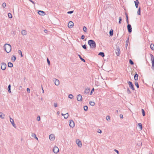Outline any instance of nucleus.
<instances>
[{
  "label": "nucleus",
  "mask_w": 154,
  "mask_h": 154,
  "mask_svg": "<svg viewBox=\"0 0 154 154\" xmlns=\"http://www.w3.org/2000/svg\"><path fill=\"white\" fill-rule=\"evenodd\" d=\"M88 44L89 45L91 48H94L96 47V44L93 40H89L88 42Z\"/></svg>",
  "instance_id": "1"
},
{
  "label": "nucleus",
  "mask_w": 154,
  "mask_h": 154,
  "mask_svg": "<svg viewBox=\"0 0 154 154\" xmlns=\"http://www.w3.org/2000/svg\"><path fill=\"white\" fill-rule=\"evenodd\" d=\"M4 48L6 52L8 53H9L11 50V45L8 44H5L4 46Z\"/></svg>",
  "instance_id": "2"
},
{
  "label": "nucleus",
  "mask_w": 154,
  "mask_h": 154,
  "mask_svg": "<svg viewBox=\"0 0 154 154\" xmlns=\"http://www.w3.org/2000/svg\"><path fill=\"white\" fill-rule=\"evenodd\" d=\"M116 50V53L117 56H119L120 54V49L119 47L116 45V49H115Z\"/></svg>",
  "instance_id": "3"
},
{
  "label": "nucleus",
  "mask_w": 154,
  "mask_h": 154,
  "mask_svg": "<svg viewBox=\"0 0 154 154\" xmlns=\"http://www.w3.org/2000/svg\"><path fill=\"white\" fill-rule=\"evenodd\" d=\"M128 83L129 85V87L132 90L134 91L135 89L134 87V86L132 82L131 81L128 82Z\"/></svg>",
  "instance_id": "4"
},
{
  "label": "nucleus",
  "mask_w": 154,
  "mask_h": 154,
  "mask_svg": "<svg viewBox=\"0 0 154 154\" xmlns=\"http://www.w3.org/2000/svg\"><path fill=\"white\" fill-rule=\"evenodd\" d=\"M1 69L3 70H4L5 69L7 65L5 63L2 62L1 63Z\"/></svg>",
  "instance_id": "5"
},
{
  "label": "nucleus",
  "mask_w": 154,
  "mask_h": 154,
  "mask_svg": "<svg viewBox=\"0 0 154 154\" xmlns=\"http://www.w3.org/2000/svg\"><path fill=\"white\" fill-rule=\"evenodd\" d=\"M127 28L129 33H131L132 31V28L131 25L130 24H128L127 25Z\"/></svg>",
  "instance_id": "6"
},
{
  "label": "nucleus",
  "mask_w": 154,
  "mask_h": 154,
  "mask_svg": "<svg viewBox=\"0 0 154 154\" xmlns=\"http://www.w3.org/2000/svg\"><path fill=\"white\" fill-rule=\"evenodd\" d=\"M53 151L55 153L57 154L59 151V149L57 146H55L53 148Z\"/></svg>",
  "instance_id": "7"
},
{
  "label": "nucleus",
  "mask_w": 154,
  "mask_h": 154,
  "mask_svg": "<svg viewBox=\"0 0 154 154\" xmlns=\"http://www.w3.org/2000/svg\"><path fill=\"white\" fill-rule=\"evenodd\" d=\"M77 100L78 101H81L82 100V97L81 95L79 94L77 96Z\"/></svg>",
  "instance_id": "8"
},
{
  "label": "nucleus",
  "mask_w": 154,
  "mask_h": 154,
  "mask_svg": "<svg viewBox=\"0 0 154 154\" xmlns=\"http://www.w3.org/2000/svg\"><path fill=\"white\" fill-rule=\"evenodd\" d=\"M69 126L71 128H73L75 126V124L74 123V122L73 120H70L69 122Z\"/></svg>",
  "instance_id": "9"
},
{
  "label": "nucleus",
  "mask_w": 154,
  "mask_h": 154,
  "mask_svg": "<svg viewBox=\"0 0 154 154\" xmlns=\"http://www.w3.org/2000/svg\"><path fill=\"white\" fill-rule=\"evenodd\" d=\"M54 82L55 84L57 85H58L60 84L59 81L55 78H54Z\"/></svg>",
  "instance_id": "10"
},
{
  "label": "nucleus",
  "mask_w": 154,
  "mask_h": 154,
  "mask_svg": "<svg viewBox=\"0 0 154 154\" xmlns=\"http://www.w3.org/2000/svg\"><path fill=\"white\" fill-rule=\"evenodd\" d=\"M9 118H10V122L11 123L12 125L14 127H16V126H15V124L14 123V119H13L11 118V116H9Z\"/></svg>",
  "instance_id": "11"
},
{
  "label": "nucleus",
  "mask_w": 154,
  "mask_h": 154,
  "mask_svg": "<svg viewBox=\"0 0 154 154\" xmlns=\"http://www.w3.org/2000/svg\"><path fill=\"white\" fill-rule=\"evenodd\" d=\"M68 27L70 28L72 27L74 25V23L72 21H69L68 23Z\"/></svg>",
  "instance_id": "12"
},
{
  "label": "nucleus",
  "mask_w": 154,
  "mask_h": 154,
  "mask_svg": "<svg viewBox=\"0 0 154 154\" xmlns=\"http://www.w3.org/2000/svg\"><path fill=\"white\" fill-rule=\"evenodd\" d=\"M50 140L51 141H54L55 139L54 136L53 134H50L49 137Z\"/></svg>",
  "instance_id": "13"
},
{
  "label": "nucleus",
  "mask_w": 154,
  "mask_h": 154,
  "mask_svg": "<svg viewBox=\"0 0 154 154\" xmlns=\"http://www.w3.org/2000/svg\"><path fill=\"white\" fill-rule=\"evenodd\" d=\"M76 142L78 145V146H79L80 147H81L82 146L81 142L79 139L76 140Z\"/></svg>",
  "instance_id": "14"
},
{
  "label": "nucleus",
  "mask_w": 154,
  "mask_h": 154,
  "mask_svg": "<svg viewBox=\"0 0 154 154\" xmlns=\"http://www.w3.org/2000/svg\"><path fill=\"white\" fill-rule=\"evenodd\" d=\"M38 13L39 15L42 16H44L45 14V12L40 10L38 11Z\"/></svg>",
  "instance_id": "15"
},
{
  "label": "nucleus",
  "mask_w": 154,
  "mask_h": 154,
  "mask_svg": "<svg viewBox=\"0 0 154 154\" xmlns=\"http://www.w3.org/2000/svg\"><path fill=\"white\" fill-rule=\"evenodd\" d=\"M21 34L23 35H26L27 34L26 31L24 29H23L21 31Z\"/></svg>",
  "instance_id": "16"
},
{
  "label": "nucleus",
  "mask_w": 154,
  "mask_h": 154,
  "mask_svg": "<svg viewBox=\"0 0 154 154\" xmlns=\"http://www.w3.org/2000/svg\"><path fill=\"white\" fill-rule=\"evenodd\" d=\"M90 91V89H89L88 88H86L84 91V93L85 94H88Z\"/></svg>",
  "instance_id": "17"
},
{
  "label": "nucleus",
  "mask_w": 154,
  "mask_h": 154,
  "mask_svg": "<svg viewBox=\"0 0 154 154\" xmlns=\"http://www.w3.org/2000/svg\"><path fill=\"white\" fill-rule=\"evenodd\" d=\"M5 115L4 114L1 112H0V117L2 119H3L5 118Z\"/></svg>",
  "instance_id": "18"
},
{
  "label": "nucleus",
  "mask_w": 154,
  "mask_h": 154,
  "mask_svg": "<svg viewBox=\"0 0 154 154\" xmlns=\"http://www.w3.org/2000/svg\"><path fill=\"white\" fill-rule=\"evenodd\" d=\"M135 4V5L136 8H138V4H139V2L138 0H136V1H134Z\"/></svg>",
  "instance_id": "19"
},
{
  "label": "nucleus",
  "mask_w": 154,
  "mask_h": 154,
  "mask_svg": "<svg viewBox=\"0 0 154 154\" xmlns=\"http://www.w3.org/2000/svg\"><path fill=\"white\" fill-rule=\"evenodd\" d=\"M134 79L135 81H137L138 80V75L136 73L134 76Z\"/></svg>",
  "instance_id": "20"
},
{
  "label": "nucleus",
  "mask_w": 154,
  "mask_h": 154,
  "mask_svg": "<svg viewBox=\"0 0 154 154\" xmlns=\"http://www.w3.org/2000/svg\"><path fill=\"white\" fill-rule=\"evenodd\" d=\"M125 14L126 16V22L128 24H129V20H128V15L126 13H125Z\"/></svg>",
  "instance_id": "21"
},
{
  "label": "nucleus",
  "mask_w": 154,
  "mask_h": 154,
  "mask_svg": "<svg viewBox=\"0 0 154 154\" xmlns=\"http://www.w3.org/2000/svg\"><path fill=\"white\" fill-rule=\"evenodd\" d=\"M16 59V57L15 56L13 55L11 58V60L12 62H14Z\"/></svg>",
  "instance_id": "22"
},
{
  "label": "nucleus",
  "mask_w": 154,
  "mask_h": 154,
  "mask_svg": "<svg viewBox=\"0 0 154 154\" xmlns=\"http://www.w3.org/2000/svg\"><path fill=\"white\" fill-rule=\"evenodd\" d=\"M8 90L9 93H11V85H9L8 86Z\"/></svg>",
  "instance_id": "23"
},
{
  "label": "nucleus",
  "mask_w": 154,
  "mask_h": 154,
  "mask_svg": "<svg viewBox=\"0 0 154 154\" xmlns=\"http://www.w3.org/2000/svg\"><path fill=\"white\" fill-rule=\"evenodd\" d=\"M13 65L12 63L9 62L8 63V66L9 67H13Z\"/></svg>",
  "instance_id": "24"
},
{
  "label": "nucleus",
  "mask_w": 154,
  "mask_h": 154,
  "mask_svg": "<svg viewBox=\"0 0 154 154\" xmlns=\"http://www.w3.org/2000/svg\"><path fill=\"white\" fill-rule=\"evenodd\" d=\"M109 35L110 36H112L113 35V30L111 29L109 31Z\"/></svg>",
  "instance_id": "25"
},
{
  "label": "nucleus",
  "mask_w": 154,
  "mask_h": 154,
  "mask_svg": "<svg viewBox=\"0 0 154 154\" xmlns=\"http://www.w3.org/2000/svg\"><path fill=\"white\" fill-rule=\"evenodd\" d=\"M98 55L101 56L102 57H104L105 56L104 53L103 52H100L98 54Z\"/></svg>",
  "instance_id": "26"
},
{
  "label": "nucleus",
  "mask_w": 154,
  "mask_h": 154,
  "mask_svg": "<svg viewBox=\"0 0 154 154\" xmlns=\"http://www.w3.org/2000/svg\"><path fill=\"white\" fill-rule=\"evenodd\" d=\"M150 48L152 50H154V45L153 44H151L150 46Z\"/></svg>",
  "instance_id": "27"
},
{
  "label": "nucleus",
  "mask_w": 154,
  "mask_h": 154,
  "mask_svg": "<svg viewBox=\"0 0 154 154\" xmlns=\"http://www.w3.org/2000/svg\"><path fill=\"white\" fill-rule=\"evenodd\" d=\"M89 104L91 106H94L95 104L94 102L92 101H90L89 102Z\"/></svg>",
  "instance_id": "28"
},
{
  "label": "nucleus",
  "mask_w": 154,
  "mask_h": 154,
  "mask_svg": "<svg viewBox=\"0 0 154 154\" xmlns=\"http://www.w3.org/2000/svg\"><path fill=\"white\" fill-rule=\"evenodd\" d=\"M140 11H141V8H140V7H139L138 9V10L137 11V14L139 15H140Z\"/></svg>",
  "instance_id": "29"
},
{
  "label": "nucleus",
  "mask_w": 154,
  "mask_h": 154,
  "mask_svg": "<svg viewBox=\"0 0 154 154\" xmlns=\"http://www.w3.org/2000/svg\"><path fill=\"white\" fill-rule=\"evenodd\" d=\"M135 86L137 87L138 88H139V85L138 84V83L137 82H135Z\"/></svg>",
  "instance_id": "30"
},
{
  "label": "nucleus",
  "mask_w": 154,
  "mask_h": 154,
  "mask_svg": "<svg viewBox=\"0 0 154 154\" xmlns=\"http://www.w3.org/2000/svg\"><path fill=\"white\" fill-rule=\"evenodd\" d=\"M68 117V113L64 115V117L65 119H67Z\"/></svg>",
  "instance_id": "31"
},
{
  "label": "nucleus",
  "mask_w": 154,
  "mask_h": 154,
  "mask_svg": "<svg viewBox=\"0 0 154 154\" xmlns=\"http://www.w3.org/2000/svg\"><path fill=\"white\" fill-rule=\"evenodd\" d=\"M32 137H34L37 140H38V138L36 137V135L35 134L32 133Z\"/></svg>",
  "instance_id": "32"
},
{
  "label": "nucleus",
  "mask_w": 154,
  "mask_h": 154,
  "mask_svg": "<svg viewBox=\"0 0 154 154\" xmlns=\"http://www.w3.org/2000/svg\"><path fill=\"white\" fill-rule=\"evenodd\" d=\"M106 119L107 121H109L110 119V117L109 116H107L106 117Z\"/></svg>",
  "instance_id": "33"
},
{
  "label": "nucleus",
  "mask_w": 154,
  "mask_h": 154,
  "mask_svg": "<svg viewBox=\"0 0 154 154\" xmlns=\"http://www.w3.org/2000/svg\"><path fill=\"white\" fill-rule=\"evenodd\" d=\"M141 111L143 116H144L145 115V111L143 109H142Z\"/></svg>",
  "instance_id": "34"
},
{
  "label": "nucleus",
  "mask_w": 154,
  "mask_h": 154,
  "mask_svg": "<svg viewBox=\"0 0 154 154\" xmlns=\"http://www.w3.org/2000/svg\"><path fill=\"white\" fill-rule=\"evenodd\" d=\"M79 58H80L81 60L82 61H83L84 62H85V60L84 59L82 58L80 55H79Z\"/></svg>",
  "instance_id": "35"
},
{
  "label": "nucleus",
  "mask_w": 154,
  "mask_h": 154,
  "mask_svg": "<svg viewBox=\"0 0 154 154\" xmlns=\"http://www.w3.org/2000/svg\"><path fill=\"white\" fill-rule=\"evenodd\" d=\"M83 108L84 110L85 111H87L88 110V107L87 106H84Z\"/></svg>",
  "instance_id": "36"
},
{
  "label": "nucleus",
  "mask_w": 154,
  "mask_h": 154,
  "mask_svg": "<svg viewBox=\"0 0 154 154\" xmlns=\"http://www.w3.org/2000/svg\"><path fill=\"white\" fill-rule=\"evenodd\" d=\"M129 63L131 65H133L134 64V62L131 59L129 60Z\"/></svg>",
  "instance_id": "37"
},
{
  "label": "nucleus",
  "mask_w": 154,
  "mask_h": 154,
  "mask_svg": "<svg viewBox=\"0 0 154 154\" xmlns=\"http://www.w3.org/2000/svg\"><path fill=\"white\" fill-rule=\"evenodd\" d=\"M73 96L72 94H70L68 96V97L69 98H70L71 99H72L73 98Z\"/></svg>",
  "instance_id": "38"
},
{
  "label": "nucleus",
  "mask_w": 154,
  "mask_h": 154,
  "mask_svg": "<svg viewBox=\"0 0 154 154\" xmlns=\"http://www.w3.org/2000/svg\"><path fill=\"white\" fill-rule=\"evenodd\" d=\"M8 17L10 18H11L12 17V15L11 14V13H8Z\"/></svg>",
  "instance_id": "39"
},
{
  "label": "nucleus",
  "mask_w": 154,
  "mask_h": 154,
  "mask_svg": "<svg viewBox=\"0 0 154 154\" xmlns=\"http://www.w3.org/2000/svg\"><path fill=\"white\" fill-rule=\"evenodd\" d=\"M150 56L151 59V61L153 60H154V56H153V55L151 54H150Z\"/></svg>",
  "instance_id": "40"
},
{
  "label": "nucleus",
  "mask_w": 154,
  "mask_h": 154,
  "mask_svg": "<svg viewBox=\"0 0 154 154\" xmlns=\"http://www.w3.org/2000/svg\"><path fill=\"white\" fill-rule=\"evenodd\" d=\"M87 28L85 26H84L83 27V30L85 32H87Z\"/></svg>",
  "instance_id": "41"
},
{
  "label": "nucleus",
  "mask_w": 154,
  "mask_h": 154,
  "mask_svg": "<svg viewBox=\"0 0 154 154\" xmlns=\"http://www.w3.org/2000/svg\"><path fill=\"white\" fill-rule=\"evenodd\" d=\"M122 21V17H119V24H121V23Z\"/></svg>",
  "instance_id": "42"
},
{
  "label": "nucleus",
  "mask_w": 154,
  "mask_h": 154,
  "mask_svg": "<svg viewBox=\"0 0 154 154\" xmlns=\"http://www.w3.org/2000/svg\"><path fill=\"white\" fill-rule=\"evenodd\" d=\"M97 133H99L100 134L102 132L101 130L100 129H98L97 130Z\"/></svg>",
  "instance_id": "43"
},
{
  "label": "nucleus",
  "mask_w": 154,
  "mask_h": 154,
  "mask_svg": "<svg viewBox=\"0 0 154 154\" xmlns=\"http://www.w3.org/2000/svg\"><path fill=\"white\" fill-rule=\"evenodd\" d=\"M18 53L20 54L21 57H23V54L22 53V51L20 50H18Z\"/></svg>",
  "instance_id": "44"
},
{
  "label": "nucleus",
  "mask_w": 154,
  "mask_h": 154,
  "mask_svg": "<svg viewBox=\"0 0 154 154\" xmlns=\"http://www.w3.org/2000/svg\"><path fill=\"white\" fill-rule=\"evenodd\" d=\"M138 125L139 127L140 128V129L141 130L142 128V124L141 123H139L138 124Z\"/></svg>",
  "instance_id": "45"
},
{
  "label": "nucleus",
  "mask_w": 154,
  "mask_h": 154,
  "mask_svg": "<svg viewBox=\"0 0 154 154\" xmlns=\"http://www.w3.org/2000/svg\"><path fill=\"white\" fill-rule=\"evenodd\" d=\"M2 6L4 8H5L6 6V3L5 2H4L2 4Z\"/></svg>",
  "instance_id": "46"
},
{
  "label": "nucleus",
  "mask_w": 154,
  "mask_h": 154,
  "mask_svg": "<svg viewBox=\"0 0 154 154\" xmlns=\"http://www.w3.org/2000/svg\"><path fill=\"white\" fill-rule=\"evenodd\" d=\"M127 92L128 94H131V92L130 90L129 89V88H128L127 90Z\"/></svg>",
  "instance_id": "47"
},
{
  "label": "nucleus",
  "mask_w": 154,
  "mask_h": 154,
  "mask_svg": "<svg viewBox=\"0 0 154 154\" xmlns=\"http://www.w3.org/2000/svg\"><path fill=\"white\" fill-rule=\"evenodd\" d=\"M82 48L85 49H86L87 48L86 45H82Z\"/></svg>",
  "instance_id": "48"
},
{
  "label": "nucleus",
  "mask_w": 154,
  "mask_h": 154,
  "mask_svg": "<svg viewBox=\"0 0 154 154\" xmlns=\"http://www.w3.org/2000/svg\"><path fill=\"white\" fill-rule=\"evenodd\" d=\"M74 12V11H69L67 12V13L68 14H71L72 13Z\"/></svg>",
  "instance_id": "49"
},
{
  "label": "nucleus",
  "mask_w": 154,
  "mask_h": 154,
  "mask_svg": "<svg viewBox=\"0 0 154 154\" xmlns=\"http://www.w3.org/2000/svg\"><path fill=\"white\" fill-rule=\"evenodd\" d=\"M47 63H48V65H50V61L48 58H47Z\"/></svg>",
  "instance_id": "50"
},
{
  "label": "nucleus",
  "mask_w": 154,
  "mask_h": 154,
  "mask_svg": "<svg viewBox=\"0 0 154 154\" xmlns=\"http://www.w3.org/2000/svg\"><path fill=\"white\" fill-rule=\"evenodd\" d=\"M94 88H93L91 90V92H90V95H91L92 94V92L93 91H94Z\"/></svg>",
  "instance_id": "51"
},
{
  "label": "nucleus",
  "mask_w": 154,
  "mask_h": 154,
  "mask_svg": "<svg viewBox=\"0 0 154 154\" xmlns=\"http://www.w3.org/2000/svg\"><path fill=\"white\" fill-rule=\"evenodd\" d=\"M54 105L55 107H57V103H54Z\"/></svg>",
  "instance_id": "52"
},
{
  "label": "nucleus",
  "mask_w": 154,
  "mask_h": 154,
  "mask_svg": "<svg viewBox=\"0 0 154 154\" xmlns=\"http://www.w3.org/2000/svg\"><path fill=\"white\" fill-rule=\"evenodd\" d=\"M37 119L38 121H40V118L39 116H38V117H37Z\"/></svg>",
  "instance_id": "53"
},
{
  "label": "nucleus",
  "mask_w": 154,
  "mask_h": 154,
  "mask_svg": "<svg viewBox=\"0 0 154 154\" xmlns=\"http://www.w3.org/2000/svg\"><path fill=\"white\" fill-rule=\"evenodd\" d=\"M129 42V37H128L127 40H126L125 42V43L128 44Z\"/></svg>",
  "instance_id": "54"
},
{
  "label": "nucleus",
  "mask_w": 154,
  "mask_h": 154,
  "mask_svg": "<svg viewBox=\"0 0 154 154\" xmlns=\"http://www.w3.org/2000/svg\"><path fill=\"white\" fill-rule=\"evenodd\" d=\"M26 90H27V91L28 92V93H30V89L29 88H27V89H26Z\"/></svg>",
  "instance_id": "55"
},
{
  "label": "nucleus",
  "mask_w": 154,
  "mask_h": 154,
  "mask_svg": "<svg viewBox=\"0 0 154 154\" xmlns=\"http://www.w3.org/2000/svg\"><path fill=\"white\" fill-rule=\"evenodd\" d=\"M151 69L153 70L154 71V64L152 65Z\"/></svg>",
  "instance_id": "56"
},
{
  "label": "nucleus",
  "mask_w": 154,
  "mask_h": 154,
  "mask_svg": "<svg viewBox=\"0 0 154 154\" xmlns=\"http://www.w3.org/2000/svg\"><path fill=\"white\" fill-rule=\"evenodd\" d=\"M85 35H82L81 36V39H84L85 38Z\"/></svg>",
  "instance_id": "57"
},
{
  "label": "nucleus",
  "mask_w": 154,
  "mask_h": 154,
  "mask_svg": "<svg viewBox=\"0 0 154 154\" xmlns=\"http://www.w3.org/2000/svg\"><path fill=\"white\" fill-rule=\"evenodd\" d=\"M114 151H115L116 152V153H117L118 154H119V151H118V150H117V149H115L114 150Z\"/></svg>",
  "instance_id": "58"
},
{
  "label": "nucleus",
  "mask_w": 154,
  "mask_h": 154,
  "mask_svg": "<svg viewBox=\"0 0 154 154\" xmlns=\"http://www.w3.org/2000/svg\"><path fill=\"white\" fill-rule=\"evenodd\" d=\"M120 117L121 119L123 118V115L122 114H120Z\"/></svg>",
  "instance_id": "59"
},
{
  "label": "nucleus",
  "mask_w": 154,
  "mask_h": 154,
  "mask_svg": "<svg viewBox=\"0 0 154 154\" xmlns=\"http://www.w3.org/2000/svg\"><path fill=\"white\" fill-rule=\"evenodd\" d=\"M152 65H154V60H152Z\"/></svg>",
  "instance_id": "60"
},
{
  "label": "nucleus",
  "mask_w": 154,
  "mask_h": 154,
  "mask_svg": "<svg viewBox=\"0 0 154 154\" xmlns=\"http://www.w3.org/2000/svg\"><path fill=\"white\" fill-rule=\"evenodd\" d=\"M29 0V1H30V2H32L33 4H34V3H34V2L33 1H32V0Z\"/></svg>",
  "instance_id": "61"
},
{
  "label": "nucleus",
  "mask_w": 154,
  "mask_h": 154,
  "mask_svg": "<svg viewBox=\"0 0 154 154\" xmlns=\"http://www.w3.org/2000/svg\"><path fill=\"white\" fill-rule=\"evenodd\" d=\"M44 32L46 33H47V32H48V30L46 29H45L44 30Z\"/></svg>",
  "instance_id": "62"
},
{
  "label": "nucleus",
  "mask_w": 154,
  "mask_h": 154,
  "mask_svg": "<svg viewBox=\"0 0 154 154\" xmlns=\"http://www.w3.org/2000/svg\"><path fill=\"white\" fill-rule=\"evenodd\" d=\"M128 45V44L125 43V47L127 48Z\"/></svg>",
  "instance_id": "63"
},
{
  "label": "nucleus",
  "mask_w": 154,
  "mask_h": 154,
  "mask_svg": "<svg viewBox=\"0 0 154 154\" xmlns=\"http://www.w3.org/2000/svg\"><path fill=\"white\" fill-rule=\"evenodd\" d=\"M59 113H59V112H57V114H59Z\"/></svg>",
  "instance_id": "64"
}]
</instances>
